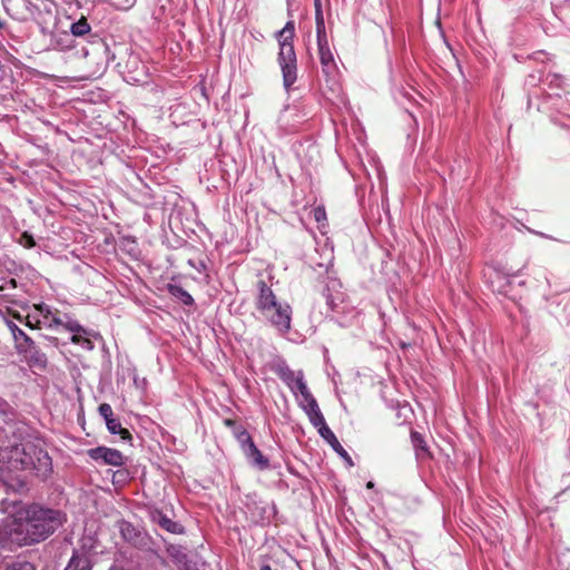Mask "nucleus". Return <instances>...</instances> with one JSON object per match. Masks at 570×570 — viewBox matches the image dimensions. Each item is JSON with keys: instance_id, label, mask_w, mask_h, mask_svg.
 <instances>
[{"instance_id": "1", "label": "nucleus", "mask_w": 570, "mask_h": 570, "mask_svg": "<svg viewBox=\"0 0 570 570\" xmlns=\"http://www.w3.org/2000/svg\"><path fill=\"white\" fill-rule=\"evenodd\" d=\"M9 519L13 529V543L18 546L43 541L62 524L59 511L37 504L20 507Z\"/></svg>"}, {"instance_id": "2", "label": "nucleus", "mask_w": 570, "mask_h": 570, "mask_svg": "<svg viewBox=\"0 0 570 570\" xmlns=\"http://www.w3.org/2000/svg\"><path fill=\"white\" fill-rule=\"evenodd\" d=\"M256 306L262 316L281 334L291 330L292 307L288 303L278 301L273 291L264 283H258Z\"/></svg>"}, {"instance_id": "3", "label": "nucleus", "mask_w": 570, "mask_h": 570, "mask_svg": "<svg viewBox=\"0 0 570 570\" xmlns=\"http://www.w3.org/2000/svg\"><path fill=\"white\" fill-rule=\"evenodd\" d=\"M294 24L287 22L285 27L277 32L279 52L277 62L282 70L283 86L288 91L297 80V59L293 46Z\"/></svg>"}, {"instance_id": "4", "label": "nucleus", "mask_w": 570, "mask_h": 570, "mask_svg": "<svg viewBox=\"0 0 570 570\" xmlns=\"http://www.w3.org/2000/svg\"><path fill=\"white\" fill-rule=\"evenodd\" d=\"M33 445L30 442L16 443L11 446L0 448V463L6 466L8 471H24L32 464V451L29 446Z\"/></svg>"}, {"instance_id": "5", "label": "nucleus", "mask_w": 570, "mask_h": 570, "mask_svg": "<svg viewBox=\"0 0 570 570\" xmlns=\"http://www.w3.org/2000/svg\"><path fill=\"white\" fill-rule=\"evenodd\" d=\"M237 440L246 459L259 470H266L269 466L268 459L254 444L252 436L247 431L237 434Z\"/></svg>"}, {"instance_id": "6", "label": "nucleus", "mask_w": 570, "mask_h": 570, "mask_svg": "<svg viewBox=\"0 0 570 570\" xmlns=\"http://www.w3.org/2000/svg\"><path fill=\"white\" fill-rule=\"evenodd\" d=\"M33 308L41 320V326H46L48 328L63 326L66 328V322L69 318L66 315H61L57 309H53L47 304H37Z\"/></svg>"}, {"instance_id": "7", "label": "nucleus", "mask_w": 570, "mask_h": 570, "mask_svg": "<svg viewBox=\"0 0 570 570\" xmlns=\"http://www.w3.org/2000/svg\"><path fill=\"white\" fill-rule=\"evenodd\" d=\"M29 449L32 451V464L28 470H33L41 478H47L52 470L51 458L46 451L36 445H30Z\"/></svg>"}, {"instance_id": "8", "label": "nucleus", "mask_w": 570, "mask_h": 570, "mask_svg": "<svg viewBox=\"0 0 570 570\" xmlns=\"http://www.w3.org/2000/svg\"><path fill=\"white\" fill-rule=\"evenodd\" d=\"M1 318L11 332L16 348L19 353H27L30 348H33L32 338L28 336L10 317H8L7 314Z\"/></svg>"}, {"instance_id": "9", "label": "nucleus", "mask_w": 570, "mask_h": 570, "mask_svg": "<svg viewBox=\"0 0 570 570\" xmlns=\"http://www.w3.org/2000/svg\"><path fill=\"white\" fill-rule=\"evenodd\" d=\"M89 456L95 461H102L106 464L120 466L125 463L122 453L116 449L98 446L89 450Z\"/></svg>"}, {"instance_id": "10", "label": "nucleus", "mask_w": 570, "mask_h": 570, "mask_svg": "<svg viewBox=\"0 0 570 570\" xmlns=\"http://www.w3.org/2000/svg\"><path fill=\"white\" fill-rule=\"evenodd\" d=\"M66 330L73 334L71 337L72 343L80 345L82 348L87 351L94 348V344L88 337L90 333L76 321L68 320L66 322Z\"/></svg>"}, {"instance_id": "11", "label": "nucleus", "mask_w": 570, "mask_h": 570, "mask_svg": "<svg viewBox=\"0 0 570 570\" xmlns=\"http://www.w3.org/2000/svg\"><path fill=\"white\" fill-rule=\"evenodd\" d=\"M317 47L323 72L326 77H330L336 70L334 56L330 49L328 43L318 45Z\"/></svg>"}, {"instance_id": "12", "label": "nucleus", "mask_w": 570, "mask_h": 570, "mask_svg": "<svg viewBox=\"0 0 570 570\" xmlns=\"http://www.w3.org/2000/svg\"><path fill=\"white\" fill-rule=\"evenodd\" d=\"M321 436L332 446V449L341 456L343 458L348 465H353V461L348 453L345 451V449L341 445L335 434L332 432L331 429H324V431H321Z\"/></svg>"}, {"instance_id": "13", "label": "nucleus", "mask_w": 570, "mask_h": 570, "mask_svg": "<svg viewBox=\"0 0 570 570\" xmlns=\"http://www.w3.org/2000/svg\"><path fill=\"white\" fill-rule=\"evenodd\" d=\"M279 377L287 384L293 393L298 389V380L304 381L303 372H295L289 367H282L279 370Z\"/></svg>"}, {"instance_id": "14", "label": "nucleus", "mask_w": 570, "mask_h": 570, "mask_svg": "<svg viewBox=\"0 0 570 570\" xmlns=\"http://www.w3.org/2000/svg\"><path fill=\"white\" fill-rule=\"evenodd\" d=\"M8 542H13V529L9 517L0 521V548Z\"/></svg>"}, {"instance_id": "15", "label": "nucleus", "mask_w": 570, "mask_h": 570, "mask_svg": "<svg viewBox=\"0 0 570 570\" xmlns=\"http://www.w3.org/2000/svg\"><path fill=\"white\" fill-rule=\"evenodd\" d=\"M65 570H90V562L85 556H72Z\"/></svg>"}, {"instance_id": "16", "label": "nucleus", "mask_w": 570, "mask_h": 570, "mask_svg": "<svg viewBox=\"0 0 570 570\" xmlns=\"http://www.w3.org/2000/svg\"><path fill=\"white\" fill-rule=\"evenodd\" d=\"M169 293L174 297L180 299L185 305H191L194 303L191 295L188 292H186L181 286L170 285Z\"/></svg>"}, {"instance_id": "17", "label": "nucleus", "mask_w": 570, "mask_h": 570, "mask_svg": "<svg viewBox=\"0 0 570 570\" xmlns=\"http://www.w3.org/2000/svg\"><path fill=\"white\" fill-rule=\"evenodd\" d=\"M315 22H316L317 46L328 43L327 37H326L324 16L317 14V17H315Z\"/></svg>"}, {"instance_id": "18", "label": "nucleus", "mask_w": 570, "mask_h": 570, "mask_svg": "<svg viewBox=\"0 0 570 570\" xmlns=\"http://www.w3.org/2000/svg\"><path fill=\"white\" fill-rule=\"evenodd\" d=\"M26 354V357L30 360V362L38 366H45L47 363L46 355L36 348L33 344V348H30Z\"/></svg>"}, {"instance_id": "19", "label": "nucleus", "mask_w": 570, "mask_h": 570, "mask_svg": "<svg viewBox=\"0 0 570 570\" xmlns=\"http://www.w3.org/2000/svg\"><path fill=\"white\" fill-rule=\"evenodd\" d=\"M297 393L301 396L299 402H303L305 404L306 403H312V405H315V399L311 394V392L308 391V387H307L305 381L298 380V389L296 390L295 394H297Z\"/></svg>"}, {"instance_id": "20", "label": "nucleus", "mask_w": 570, "mask_h": 570, "mask_svg": "<svg viewBox=\"0 0 570 570\" xmlns=\"http://www.w3.org/2000/svg\"><path fill=\"white\" fill-rule=\"evenodd\" d=\"M71 37L76 36V37H80V36H85L86 33H88L90 31V26L89 23L87 22L86 19H80L78 20L77 22H73L71 24Z\"/></svg>"}, {"instance_id": "21", "label": "nucleus", "mask_w": 570, "mask_h": 570, "mask_svg": "<svg viewBox=\"0 0 570 570\" xmlns=\"http://www.w3.org/2000/svg\"><path fill=\"white\" fill-rule=\"evenodd\" d=\"M106 425L110 433L112 434H120L122 439H129L130 434L126 429L121 428V424L116 419H110L106 421Z\"/></svg>"}, {"instance_id": "22", "label": "nucleus", "mask_w": 570, "mask_h": 570, "mask_svg": "<svg viewBox=\"0 0 570 570\" xmlns=\"http://www.w3.org/2000/svg\"><path fill=\"white\" fill-rule=\"evenodd\" d=\"M73 38L70 33L63 32L56 37L55 47L59 50H67L72 48Z\"/></svg>"}, {"instance_id": "23", "label": "nucleus", "mask_w": 570, "mask_h": 570, "mask_svg": "<svg viewBox=\"0 0 570 570\" xmlns=\"http://www.w3.org/2000/svg\"><path fill=\"white\" fill-rule=\"evenodd\" d=\"M308 419L311 423L318 430L320 434L321 431H324V429H330L321 411L312 413L311 415H308Z\"/></svg>"}, {"instance_id": "24", "label": "nucleus", "mask_w": 570, "mask_h": 570, "mask_svg": "<svg viewBox=\"0 0 570 570\" xmlns=\"http://www.w3.org/2000/svg\"><path fill=\"white\" fill-rule=\"evenodd\" d=\"M0 570H36L33 564L27 561H14L6 566H1Z\"/></svg>"}, {"instance_id": "25", "label": "nucleus", "mask_w": 570, "mask_h": 570, "mask_svg": "<svg viewBox=\"0 0 570 570\" xmlns=\"http://www.w3.org/2000/svg\"><path fill=\"white\" fill-rule=\"evenodd\" d=\"M159 524L164 529H166L167 531L173 532V533H177L180 531V525L167 517H160Z\"/></svg>"}, {"instance_id": "26", "label": "nucleus", "mask_w": 570, "mask_h": 570, "mask_svg": "<svg viewBox=\"0 0 570 570\" xmlns=\"http://www.w3.org/2000/svg\"><path fill=\"white\" fill-rule=\"evenodd\" d=\"M412 443L415 446L416 450H421L423 452L426 451L425 449V442L422 438V435L417 432H412L411 434Z\"/></svg>"}, {"instance_id": "27", "label": "nucleus", "mask_w": 570, "mask_h": 570, "mask_svg": "<svg viewBox=\"0 0 570 570\" xmlns=\"http://www.w3.org/2000/svg\"><path fill=\"white\" fill-rule=\"evenodd\" d=\"M26 326L30 327V328H40L41 327V320L40 317L35 314H29L27 317H26V322H24Z\"/></svg>"}, {"instance_id": "28", "label": "nucleus", "mask_w": 570, "mask_h": 570, "mask_svg": "<svg viewBox=\"0 0 570 570\" xmlns=\"http://www.w3.org/2000/svg\"><path fill=\"white\" fill-rule=\"evenodd\" d=\"M559 566L561 570H570V550H567L560 554Z\"/></svg>"}, {"instance_id": "29", "label": "nucleus", "mask_w": 570, "mask_h": 570, "mask_svg": "<svg viewBox=\"0 0 570 570\" xmlns=\"http://www.w3.org/2000/svg\"><path fill=\"white\" fill-rule=\"evenodd\" d=\"M99 413L105 419V421H108V420L112 419V409L107 403L100 404Z\"/></svg>"}, {"instance_id": "30", "label": "nucleus", "mask_w": 570, "mask_h": 570, "mask_svg": "<svg viewBox=\"0 0 570 570\" xmlns=\"http://www.w3.org/2000/svg\"><path fill=\"white\" fill-rule=\"evenodd\" d=\"M20 244L27 248H31L36 245V242L30 234L23 233L20 238Z\"/></svg>"}, {"instance_id": "31", "label": "nucleus", "mask_w": 570, "mask_h": 570, "mask_svg": "<svg viewBox=\"0 0 570 570\" xmlns=\"http://www.w3.org/2000/svg\"><path fill=\"white\" fill-rule=\"evenodd\" d=\"M299 405L302 406V409L305 411V413L308 415H311L312 413H315L317 411H321L318 405H317V402L315 401V405H312V403H303V402H299Z\"/></svg>"}, {"instance_id": "32", "label": "nucleus", "mask_w": 570, "mask_h": 570, "mask_svg": "<svg viewBox=\"0 0 570 570\" xmlns=\"http://www.w3.org/2000/svg\"><path fill=\"white\" fill-rule=\"evenodd\" d=\"M314 218L316 222H322L326 218V213L323 207H316L314 209Z\"/></svg>"}, {"instance_id": "33", "label": "nucleus", "mask_w": 570, "mask_h": 570, "mask_svg": "<svg viewBox=\"0 0 570 570\" xmlns=\"http://www.w3.org/2000/svg\"><path fill=\"white\" fill-rule=\"evenodd\" d=\"M17 286L16 279L11 278L9 281H6L3 284L0 285V291L4 292L9 288H14Z\"/></svg>"}, {"instance_id": "34", "label": "nucleus", "mask_w": 570, "mask_h": 570, "mask_svg": "<svg viewBox=\"0 0 570 570\" xmlns=\"http://www.w3.org/2000/svg\"><path fill=\"white\" fill-rule=\"evenodd\" d=\"M4 312H6L8 317L11 316L12 318H14V320H17L19 322L23 321V317L18 312H13L10 308H6Z\"/></svg>"}, {"instance_id": "35", "label": "nucleus", "mask_w": 570, "mask_h": 570, "mask_svg": "<svg viewBox=\"0 0 570 570\" xmlns=\"http://www.w3.org/2000/svg\"><path fill=\"white\" fill-rule=\"evenodd\" d=\"M314 7H315V17H317V14H323L322 0H314Z\"/></svg>"}, {"instance_id": "36", "label": "nucleus", "mask_w": 570, "mask_h": 570, "mask_svg": "<svg viewBox=\"0 0 570 570\" xmlns=\"http://www.w3.org/2000/svg\"><path fill=\"white\" fill-rule=\"evenodd\" d=\"M261 570H272V568L268 564H265L261 568Z\"/></svg>"}, {"instance_id": "37", "label": "nucleus", "mask_w": 570, "mask_h": 570, "mask_svg": "<svg viewBox=\"0 0 570 570\" xmlns=\"http://www.w3.org/2000/svg\"><path fill=\"white\" fill-rule=\"evenodd\" d=\"M18 484H19V489H23L24 488V483L20 480H18Z\"/></svg>"}, {"instance_id": "38", "label": "nucleus", "mask_w": 570, "mask_h": 570, "mask_svg": "<svg viewBox=\"0 0 570 570\" xmlns=\"http://www.w3.org/2000/svg\"><path fill=\"white\" fill-rule=\"evenodd\" d=\"M374 487V483L372 481L367 482L366 488L372 489Z\"/></svg>"}, {"instance_id": "39", "label": "nucleus", "mask_w": 570, "mask_h": 570, "mask_svg": "<svg viewBox=\"0 0 570 570\" xmlns=\"http://www.w3.org/2000/svg\"><path fill=\"white\" fill-rule=\"evenodd\" d=\"M6 312L0 308V317H4Z\"/></svg>"}, {"instance_id": "40", "label": "nucleus", "mask_w": 570, "mask_h": 570, "mask_svg": "<svg viewBox=\"0 0 570 570\" xmlns=\"http://www.w3.org/2000/svg\"><path fill=\"white\" fill-rule=\"evenodd\" d=\"M499 293H504V289L502 287L495 288Z\"/></svg>"}]
</instances>
